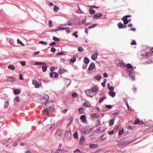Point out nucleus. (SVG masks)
<instances>
[{
    "label": "nucleus",
    "instance_id": "f257e3e1",
    "mask_svg": "<svg viewBox=\"0 0 153 153\" xmlns=\"http://www.w3.org/2000/svg\"><path fill=\"white\" fill-rule=\"evenodd\" d=\"M98 89V88L95 87L92 88L91 89H88L85 91V93L90 97H93Z\"/></svg>",
    "mask_w": 153,
    "mask_h": 153
},
{
    "label": "nucleus",
    "instance_id": "f03ea898",
    "mask_svg": "<svg viewBox=\"0 0 153 153\" xmlns=\"http://www.w3.org/2000/svg\"><path fill=\"white\" fill-rule=\"evenodd\" d=\"M42 105L43 106L45 107V106H46L48 108H52V107L53 105V102L51 101L50 102L47 101L44 103H42Z\"/></svg>",
    "mask_w": 153,
    "mask_h": 153
},
{
    "label": "nucleus",
    "instance_id": "7ed1b4c3",
    "mask_svg": "<svg viewBox=\"0 0 153 153\" xmlns=\"http://www.w3.org/2000/svg\"><path fill=\"white\" fill-rule=\"evenodd\" d=\"M62 133V131L59 129H58L56 130V131L55 134V136L57 138H60V136Z\"/></svg>",
    "mask_w": 153,
    "mask_h": 153
},
{
    "label": "nucleus",
    "instance_id": "20e7f679",
    "mask_svg": "<svg viewBox=\"0 0 153 153\" xmlns=\"http://www.w3.org/2000/svg\"><path fill=\"white\" fill-rule=\"evenodd\" d=\"M134 71L132 70V69L128 70L127 71V74L130 76V79L132 80H133L134 78L132 74V72Z\"/></svg>",
    "mask_w": 153,
    "mask_h": 153
},
{
    "label": "nucleus",
    "instance_id": "39448f33",
    "mask_svg": "<svg viewBox=\"0 0 153 153\" xmlns=\"http://www.w3.org/2000/svg\"><path fill=\"white\" fill-rule=\"evenodd\" d=\"M114 62L115 64L120 67H123L125 66L124 64L119 60H115Z\"/></svg>",
    "mask_w": 153,
    "mask_h": 153
},
{
    "label": "nucleus",
    "instance_id": "423d86ee",
    "mask_svg": "<svg viewBox=\"0 0 153 153\" xmlns=\"http://www.w3.org/2000/svg\"><path fill=\"white\" fill-rule=\"evenodd\" d=\"M71 136V131H67L65 133V137L67 139H70Z\"/></svg>",
    "mask_w": 153,
    "mask_h": 153
},
{
    "label": "nucleus",
    "instance_id": "0eeeda50",
    "mask_svg": "<svg viewBox=\"0 0 153 153\" xmlns=\"http://www.w3.org/2000/svg\"><path fill=\"white\" fill-rule=\"evenodd\" d=\"M98 55V53H95L92 54L91 58V59L93 60H95L96 59L97 57V56Z\"/></svg>",
    "mask_w": 153,
    "mask_h": 153
},
{
    "label": "nucleus",
    "instance_id": "6e6552de",
    "mask_svg": "<svg viewBox=\"0 0 153 153\" xmlns=\"http://www.w3.org/2000/svg\"><path fill=\"white\" fill-rule=\"evenodd\" d=\"M80 119L82 122L86 123L87 122V120L85 116L84 115H82L80 117Z\"/></svg>",
    "mask_w": 153,
    "mask_h": 153
},
{
    "label": "nucleus",
    "instance_id": "1a4fd4ad",
    "mask_svg": "<svg viewBox=\"0 0 153 153\" xmlns=\"http://www.w3.org/2000/svg\"><path fill=\"white\" fill-rule=\"evenodd\" d=\"M135 125L139 124L140 125L142 124H144V122L142 120H140L138 119H137L135 121L134 123Z\"/></svg>",
    "mask_w": 153,
    "mask_h": 153
},
{
    "label": "nucleus",
    "instance_id": "9d476101",
    "mask_svg": "<svg viewBox=\"0 0 153 153\" xmlns=\"http://www.w3.org/2000/svg\"><path fill=\"white\" fill-rule=\"evenodd\" d=\"M102 15V14L100 13H96L94 15V17L95 19H97L101 17Z\"/></svg>",
    "mask_w": 153,
    "mask_h": 153
},
{
    "label": "nucleus",
    "instance_id": "9b49d317",
    "mask_svg": "<svg viewBox=\"0 0 153 153\" xmlns=\"http://www.w3.org/2000/svg\"><path fill=\"white\" fill-rule=\"evenodd\" d=\"M58 76V74L55 72H52L51 74V76L52 77H55Z\"/></svg>",
    "mask_w": 153,
    "mask_h": 153
},
{
    "label": "nucleus",
    "instance_id": "f8f14e48",
    "mask_svg": "<svg viewBox=\"0 0 153 153\" xmlns=\"http://www.w3.org/2000/svg\"><path fill=\"white\" fill-rule=\"evenodd\" d=\"M95 67V65L94 63H92L90 65L88 68V70L90 71H91Z\"/></svg>",
    "mask_w": 153,
    "mask_h": 153
},
{
    "label": "nucleus",
    "instance_id": "ddd939ff",
    "mask_svg": "<svg viewBox=\"0 0 153 153\" xmlns=\"http://www.w3.org/2000/svg\"><path fill=\"white\" fill-rule=\"evenodd\" d=\"M15 79V78L14 77L10 76L7 78V81H8L13 82L14 81Z\"/></svg>",
    "mask_w": 153,
    "mask_h": 153
},
{
    "label": "nucleus",
    "instance_id": "4468645a",
    "mask_svg": "<svg viewBox=\"0 0 153 153\" xmlns=\"http://www.w3.org/2000/svg\"><path fill=\"white\" fill-rule=\"evenodd\" d=\"M109 95L112 97H114L115 95V93L112 91H109L108 92Z\"/></svg>",
    "mask_w": 153,
    "mask_h": 153
},
{
    "label": "nucleus",
    "instance_id": "2eb2a0df",
    "mask_svg": "<svg viewBox=\"0 0 153 153\" xmlns=\"http://www.w3.org/2000/svg\"><path fill=\"white\" fill-rule=\"evenodd\" d=\"M98 146L97 144H92L89 145V147L90 148H97Z\"/></svg>",
    "mask_w": 153,
    "mask_h": 153
},
{
    "label": "nucleus",
    "instance_id": "dca6fc26",
    "mask_svg": "<svg viewBox=\"0 0 153 153\" xmlns=\"http://www.w3.org/2000/svg\"><path fill=\"white\" fill-rule=\"evenodd\" d=\"M71 82V80L69 79H66L65 81V85H69Z\"/></svg>",
    "mask_w": 153,
    "mask_h": 153
},
{
    "label": "nucleus",
    "instance_id": "f3484780",
    "mask_svg": "<svg viewBox=\"0 0 153 153\" xmlns=\"http://www.w3.org/2000/svg\"><path fill=\"white\" fill-rule=\"evenodd\" d=\"M43 113L45 115H47L48 114V110L47 108H45L44 110L42 111Z\"/></svg>",
    "mask_w": 153,
    "mask_h": 153
},
{
    "label": "nucleus",
    "instance_id": "a211bd4d",
    "mask_svg": "<svg viewBox=\"0 0 153 153\" xmlns=\"http://www.w3.org/2000/svg\"><path fill=\"white\" fill-rule=\"evenodd\" d=\"M91 130H92L91 129L88 130V129H87L86 128H85V130L84 131L83 133L84 134H88L90 132H91Z\"/></svg>",
    "mask_w": 153,
    "mask_h": 153
},
{
    "label": "nucleus",
    "instance_id": "6ab92c4d",
    "mask_svg": "<svg viewBox=\"0 0 153 153\" xmlns=\"http://www.w3.org/2000/svg\"><path fill=\"white\" fill-rule=\"evenodd\" d=\"M32 83L35 86H39V83L36 80H33Z\"/></svg>",
    "mask_w": 153,
    "mask_h": 153
},
{
    "label": "nucleus",
    "instance_id": "aec40b11",
    "mask_svg": "<svg viewBox=\"0 0 153 153\" xmlns=\"http://www.w3.org/2000/svg\"><path fill=\"white\" fill-rule=\"evenodd\" d=\"M126 66L128 69H132V70L133 71H134L133 67L130 64H127L126 65Z\"/></svg>",
    "mask_w": 153,
    "mask_h": 153
},
{
    "label": "nucleus",
    "instance_id": "412c9836",
    "mask_svg": "<svg viewBox=\"0 0 153 153\" xmlns=\"http://www.w3.org/2000/svg\"><path fill=\"white\" fill-rule=\"evenodd\" d=\"M20 92V89H15L14 90V93L15 94H18Z\"/></svg>",
    "mask_w": 153,
    "mask_h": 153
},
{
    "label": "nucleus",
    "instance_id": "4be33fe9",
    "mask_svg": "<svg viewBox=\"0 0 153 153\" xmlns=\"http://www.w3.org/2000/svg\"><path fill=\"white\" fill-rule=\"evenodd\" d=\"M92 117L93 118H98L100 117V115L97 113H94L92 115Z\"/></svg>",
    "mask_w": 153,
    "mask_h": 153
},
{
    "label": "nucleus",
    "instance_id": "5701e85b",
    "mask_svg": "<svg viewBox=\"0 0 153 153\" xmlns=\"http://www.w3.org/2000/svg\"><path fill=\"white\" fill-rule=\"evenodd\" d=\"M84 137L83 136H82L80 137V140L79 141V143L80 144H82L84 141Z\"/></svg>",
    "mask_w": 153,
    "mask_h": 153
},
{
    "label": "nucleus",
    "instance_id": "b1692460",
    "mask_svg": "<svg viewBox=\"0 0 153 153\" xmlns=\"http://www.w3.org/2000/svg\"><path fill=\"white\" fill-rule=\"evenodd\" d=\"M8 68L13 70H14L15 69V66L12 65H9L8 67Z\"/></svg>",
    "mask_w": 153,
    "mask_h": 153
},
{
    "label": "nucleus",
    "instance_id": "393cba45",
    "mask_svg": "<svg viewBox=\"0 0 153 153\" xmlns=\"http://www.w3.org/2000/svg\"><path fill=\"white\" fill-rule=\"evenodd\" d=\"M20 100V98L18 96H17L14 98V102H19Z\"/></svg>",
    "mask_w": 153,
    "mask_h": 153
},
{
    "label": "nucleus",
    "instance_id": "a878e982",
    "mask_svg": "<svg viewBox=\"0 0 153 153\" xmlns=\"http://www.w3.org/2000/svg\"><path fill=\"white\" fill-rule=\"evenodd\" d=\"M84 62L85 64H88L89 62V60L88 58L85 57L84 59Z\"/></svg>",
    "mask_w": 153,
    "mask_h": 153
},
{
    "label": "nucleus",
    "instance_id": "bb28decb",
    "mask_svg": "<svg viewBox=\"0 0 153 153\" xmlns=\"http://www.w3.org/2000/svg\"><path fill=\"white\" fill-rule=\"evenodd\" d=\"M59 9V7H57L56 5H54L53 10L55 12H57Z\"/></svg>",
    "mask_w": 153,
    "mask_h": 153
},
{
    "label": "nucleus",
    "instance_id": "cd10ccee",
    "mask_svg": "<svg viewBox=\"0 0 153 153\" xmlns=\"http://www.w3.org/2000/svg\"><path fill=\"white\" fill-rule=\"evenodd\" d=\"M89 13L91 14H93L95 13V11L93 8H90L89 9Z\"/></svg>",
    "mask_w": 153,
    "mask_h": 153
},
{
    "label": "nucleus",
    "instance_id": "c85d7f7f",
    "mask_svg": "<svg viewBox=\"0 0 153 153\" xmlns=\"http://www.w3.org/2000/svg\"><path fill=\"white\" fill-rule=\"evenodd\" d=\"M73 136L75 138L77 139L78 137L77 132L76 131L75 132Z\"/></svg>",
    "mask_w": 153,
    "mask_h": 153
},
{
    "label": "nucleus",
    "instance_id": "c756f323",
    "mask_svg": "<svg viewBox=\"0 0 153 153\" xmlns=\"http://www.w3.org/2000/svg\"><path fill=\"white\" fill-rule=\"evenodd\" d=\"M106 136L104 135H102L101 137V141H105L106 139Z\"/></svg>",
    "mask_w": 153,
    "mask_h": 153
},
{
    "label": "nucleus",
    "instance_id": "7c9ffc66",
    "mask_svg": "<svg viewBox=\"0 0 153 153\" xmlns=\"http://www.w3.org/2000/svg\"><path fill=\"white\" fill-rule=\"evenodd\" d=\"M42 98H43L44 99L47 100L49 99V97L48 95H44L43 96Z\"/></svg>",
    "mask_w": 153,
    "mask_h": 153
},
{
    "label": "nucleus",
    "instance_id": "2f4dec72",
    "mask_svg": "<svg viewBox=\"0 0 153 153\" xmlns=\"http://www.w3.org/2000/svg\"><path fill=\"white\" fill-rule=\"evenodd\" d=\"M152 53H153V51H151L147 53L146 56H150L152 55Z\"/></svg>",
    "mask_w": 153,
    "mask_h": 153
},
{
    "label": "nucleus",
    "instance_id": "473e14b6",
    "mask_svg": "<svg viewBox=\"0 0 153 153\" xmlns=\"http://www.w3.org/2000/svg\"><path fill=\"white\" fill-rule=\"evenodd\" d=\"M100 124V120H97L96 122V125L97 126H99Z\"/></svg>",
    "mask_w": 153,
    "mask_h": 153
},
{
    "label": "nucleus",
    "instance_id": "72a5a7b5",
    "mask_svg": "<svg viewBox=\"0 0 153 153\" xmlns=\"http://www.w3.org/2000/svg\"><path fill=\"white\" fill-rule=\"evenodd\" d=\"M106 99V97H102V98H100L99 99V103H101L103 101V100L104 99Z\"/></svg>",
    "mask_w": 153,
    "mask_h": 153
},
{
    "label": "nucleus",
    "instance_id": "f704fd0d",
    "mask_svg": "<svg viewBox=\"0 0 153 153\" xmlns=\"http://www.w3.org/2000/svg\"><path fill=\"white\" fill-rule=\"evenodd\" d=\"M17 43L18 44H20L21 45L23 46H24L25 45L24 44V43H23L22 42L19 40V39H18L17 40Z\"/></svg>",
    "mask_w": 153,
    "mask_h": 153
},
{
    "label": "nucleus",
    "instance_id": "c9c22d12",
    "mask_svg": "<svg viewBox=\"0 0 153 153\" xmlns=\"http://www.w3.org/2000/svg\"><path fill=\"white\" fill-rule=\"evenodd\" d=\"M117 26L120 29L122 28L123 27V24L120 22L118 24Z\"/></svg>",
    "mask_w": 153,
    "mask_h": 153
},
{
    "label": "nucleus",
    "instance_id": "e433bc0d",
    "mask_svg": "<svg viewBox=\"0 0 153 153\" xmlns=\"http://www.w3.org/2000/svg\"><path fill=\"white\" fill-rule=\"evenodd\" d=\"M42 71L45 72L46 71L47 68V67L45 66H43L42 67Z\"/></svg>",
    "mask_w": 153,
    "mask_h": 153
},
{
    "label": "nucleus",
    "instance_id": "4c0bfd02",
    "mask_svg": "<svg viewBox=\"0 0 153 153\" xmlns=\"http://www.w3.org/2000/svg\"><path fill=\"white\" fill-rule=\"evenodd\" d=\"M9 105V101L7 100L6 102H5V104L4 107L5 108H7L8 107Z\"/></svg>",
    "mask_w": 153,
    "mask_h": 153
},
{
    "label": "nucleus",
    "instance_id": "58836bf2",
    "mask_svg": "<svg viewBox=\"0 0 153 153\" xmlns=\"http://www.w3.org/2000/svg\"><path fill=\"white\" fill-rule=\"evenodd\" d=\"M20 63L23 66H24L26 65V62L25 61H21L20 62Z\"/></svg>",
    "mask_w": 153,
    "mask_h": 153
},
{
    "label": "nucleus",
    "instance_id": "ea45409f",
    "mask_svg": "<svg viewBox=\"0 0 153 153\" xmlns=\"http://www.w3.org/2000/svg\"><path fill=\"white\" fill-rule=\"evenodd\" d=\"M114 123V120L113 119H111L110 120L109 124V125L110 126H112L113 125Z\"/></svg>",
    "mask_w": 153,
    "mask_h": 153
},
{
    "label": "nucleus",
    "instance_id": "a19ab883",
    "mask_svg": "<svg viewBox=\"0 0 153 153\" xmlns=\"http://www.w3.org/2000/svg\"><path fill=\"white\" fill-rule=\"evenodd\" d=\"M97 25V24H93L91 26L89 27L88 28L91 29V28H93L96 27Z\"/></svg>",
    "mask_w": 153,
    "mask_h": 153
},
{
    "label": "nucleus",
    "instance_id": "79ce46f5",
    "mask_svg": "<svg viewBox=\"0 0 153 153\" xmlns=\"http://www.w3.org/2000/svg\"><path fill=\"white\" fill-rule=\"evenodd\" d=\"M53 39L54 41H55L59 42V38H58L55 36H53Z\"/></svg>",
    "mask_w": 153,
    "mask_h": 153
},
{
    "label": "nucleus",
    "instance_id": "37998d69",
    "mask_svg": "<svg viewBox=\"0 0 153 153\" xmlns=\"http://www.w3.org/2000/svg\"><path fill=\"white\" fill-rule=\"evenodd\" d=\"M73 119L71 118H69L68 120V122H69L68 125H70L72 122Z\"/></svg>",
    "mask_w": 153,
    "mask_h": 153
},
{
    "label": "nucleus",
    "instance_id": "c03bdc74",
    "mask_svg": "<svg viewBox=\"0 0 153 153\" xmlns=\"http://www.w3.org/2000/svg\"><path fill=\"white\" fill-rule=\"evenodd\" d=\"M72 96L73 98H75L77 96V95L76 92H74L72 94Z\"/></svg>",
    "mask_w": 153,
    "mask_h": 153
},
{
    "label": "nucleus",
    "instance_id": "a18cd8bd",
    "mask_svg": "<svg viewBox=\"0 0 153 153\" xmlns=\"http://www.w3.org/2000/svg\"><path fill=\"white\" fill-rule=\"evenodd\" d=\"M79 111L80 114H82L83 112V108H79Z\"/></svg>",
    "mask_w": 153,
    "mask_h": 153
},
{
    "label": "nucleus",
    "instance_id": "49530a36",
    "mask_svg": "<svg viewBox=\"0 0 153 153\" xmlns=\"http://www.w3.org/2000/svg\"><path fill=\"white\" fill-rule=\"evenodd\" d=\"M95 79L97 80H100L101 79V76L99 75H97L96 76Z\"/></svg>",
    "mask_w": 153,
    "mask_h": 153
},
{
    "label": "nucleus",
    "instance_id": "de8ad7c7",
    "mask_svg": "<svg viewBox=\"0 0 153 153\" xmlns=\"http://www.w3.org/2000/svg\"><path fill=\"white\" fill-rule=\"evenodd\" d=\"M65 70H60L59 71V73L60 74H63L65 73Z\"/></svg>",
    "mask_w": 153,
    "mask_h": 153
},
{
    "label": "nucleus",
    "instance_id": "09e8293b",
    "mask_svg": "<svg viewBox=\"0 0 153 153\" xmlns=\"http://www.w3.org/2000/svg\"><path fill=\"white\" fill-rule=\"evenodd\" d=\"M123 133V129H122V130H120L119 131V135H122Z\"/></svg>",
    "mask_w": 153,
    "mask_h": 153
},
{
    "label": "nucleus",
    "instance_id": "8fccbe9b",
    "mask_svg": "<svg viewBox=\"0 0 153 153\" xmlns=\"http://www.w3.org/2000/svg\"><path fill=\"white\" fill-rule=\"evenodd\" d=\"M77 32V31H76L73 33V36H74L76 38H77L78 36V35L76 34Z\"/></svg>",
    "mask_w": 153,
    "mask_h": 153
},
{
    "label": "nucleus",
    "instance_id": "3c124183",
    "mask_svg": "<svg viewBox=\"0 0 153 153\" xmlns=\"http://www.w3.org/2000/svg\"><path fill=\"white\" fill-rule=\"evenodd\" d=\"M76 60V58L75 57H74L71 59V61L72 63L74 62Z\"/></svg>",
    "mask_w": 153,
    "mask_h": 153
},
{
    "label": "nucleus",
    "instance_id": "603ef678",
    "mask_svg": "<svg viewBox=\"0 0 153 153\" xmlns=\"http://www.w3.org/2000/svg\"><path fill=\"white\" fill-rule=\"evenodd\" d=\"M78 51H79V52H82V51H84L83 48L81 47H79L78 48Z\"/></svg>",
    "mask_w": 153,
    "mask_h": 153
},
{
    "label": "nucleus",
    "instance_id": "864d4df0",
    "mask_svg": "<svg viewBox=\"0 0 153 153\" xmlns=\"http://www.w3.org/2000/svg\"><path fill=\"white\" fill-rule=\"evenodd\" d=\"M131 45H136L137 44V43L136 42L135 40H133L131 42Z\"/></svg>",
    "mask_w": 153,
    "mask_h": 153
},
{
    "label": "nucleus",
    "instance_id": "5fc2aeb1",
    "mask_svg": "<svg viewBox=\"0 0 153 153\" xmlns=\"http://www.w3.org/2000/svg\"><path fill=\"white\" fill-rule=\"evenodd\" d=\"M146 63L147 64H152L153 63V61L152 60H149L147 61Z\"/></svg>",
    "mask_w": 153,
    "mask_h": 153
},
{
    "label": "nucleus",
    "instance_id": "6e6d98bb",
    "mask_svg": "<svg viewBox=\"0 0 153 153\" xmlns=\"http://www.w3.org/2000/svg\"><path fill=\"white\" fill-rule=\"evenodd\" d=\"M108 89L109 90H111V91H113L114 89V87H108Z\"/></svg>",
    "mask_w": 153,
    "mask_h": 153
},
{
    "label": "nucleus",
    "instance_id": "4d7b16f0",
    "mask_svg": "<svg viewBox=\"0 0 153 153\" xmlns=\"http://www.w3.org/2000/svg\"><path fill=\"white\" fill-rule=\"evenodd\" d=\"M58 152V149H54L52 150L51 152V153H57Z\"/></svg>",
    "mask_w": 153,
    "mask_h": 153
},
{
    "label": "nucleus",
    "instance_id": "13d9d810",
    "mask_svg": "<svg viewBox=\"0 0 153 153\" xmlns=\"http://www.w3.org/2000/svg\"><path fill=\"white\" fill-rule=\"evenodd\" d=\"M39 43L43 44L44 45H46L47 44V42H43V41L39 42Z\"/></svg>",
    "mask_w": 153,
    "mask_h": 153
},
{
    "label": "nucleus",
    "instance_id": "bf43d9fd",
    "mask_svg": "<svg viewBox=\"0 0 153 153\" xmlns=\"http://www.w3.org/2000/svg\"><path fill=\"white\" fill-rule=\"evenodd\" d=\"M51 51L53 53L55 52L56 51V49L54 47L52 48H51Z\"/></svg>",
    "mask_w": 153,
    "mask_h": 153
},
{
    "label": "nucleus",
    "instance_id": "052dcab7",
    "mask_svg": "<svg viewBox=\"0 0 153 153\" xmlns=\"http://www.w3.org/2000/svg\"><path fill=\"white\" fill-rule=\"evenodd\" d=\"M83 106L86 107H89L88 105L86 103H84L83 104Z\"/></svg>",
    "mask_w": 153,
    "mask_h": 153
},
{
    "label": "nucleus",
    "instance_id": "680f3d73",
    "mask_svg": "<svg viewBox=\"0 0 153 153\" xmlns=\"http://www.w3.org/2000/svg\"><path fill=\"white\" fill-rule=\"evenodd\" d=\"M74 153H80V152H80V150L79 149H76V150H74Z\"/></svg>",
    "mask_w": 153,
    "mask_h": 153
},
{
    "label": "nucleus",
    "instance_id": "e2e57ef3",
    "mask_svg": "<svg viewBox=\"0 0 153 153\" xmlns=\"http://www.w3.org/2000/svg\"><path fill=\"white\" fill-rule=\"evenodd\" d=\"M57 153H64V151L63 150H58Z\"/></svg>",
    "mask_w": 153,
    "mask_h": 153
},
{
    "label": "nucleus",
    "instance_id": "0e129e2a",
    "mask_svg": "<svg viewBox=\"0 0 153 153\" xmlns=\"http://www.w3.org/2000/svg\"><path fill=\"white\" fill-rule=\"evenodd\" d=\"M122 20L123 21L127 20V18L125 16L123 17V18H122Z\"/></svg>",
    "mask_w": 153,
    "mask_h": 153
},
{
    "label": "nucleus",
    "instance_id": "69168bd1",
    "mask_svg": "<svg viewBox=\"0 0 153 153\" xmlns=\"http://www.w3.org/2000/svg\"><path fill=\"white\" fill-rule=\"evenodd\" d=\"M9 42L11 45H13L14 44L13 41L12 40L9 39Z\"/></svg>",
    "mask_w": 153,
    "mask_h": 153
},
{
    "label": "nucleus",
    "instance_id": "338daca9",
    "mask_svg": "<svg viewBox=\"0 0 153 153\" xmlns=\"http://www.w3.org/2000/svg\"><path fill=\"white\" fill-rule=\"evenodd\" d=\"M39 51H37V52H35L33 54V56H34V55H38L39 53Z\"/></svg>",
    "mask_w": 153,
    "mask_h": 153
},
{
    "label": "nucleus",
    "instance_id": "774afa93",
    "mask_svg": "<svg viewBox=\"0 0 153 153\" xmlns=\"http://www.w3.org/2000/svg\"><path fill=\"white\" fill-rule=\"evenodd\" d=\"M63 54V51L59 52L58 53H57L56 54L58 55H62Z\"/></svg>",
    "mask_w": 153,
    "mask_h": 153
}]
</instances>
